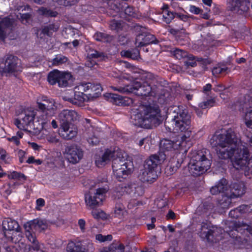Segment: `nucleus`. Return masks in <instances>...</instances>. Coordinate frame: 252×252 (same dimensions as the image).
I'll return each mask as SVG.
<instances>
[{"mask_svg":"<svg viewBox=\"0 0 252 252\" xmlns=\"http://www.w3.org/2000/svg\"><path fill=\"white\" fill-rule=\"evenodd\" d=\"M239 139L231 128L220 133L216 132L210 140L213 147L217 148V154L221 159L231 158L233 166L237 169L250 164L249 153L244 146L239 147Z\"/></svg>","mask_w":252,"mask_h":252,"instance_id":"nucleus-1","label":"nucleus"},{"mask_svg":"<svg viewBox=\"0 0 252 252\" xmlns=\"http://www.w3.org/2000/svg\"><path fill=\"white\" fill-rule=\"evenodd\" d=\"M137 111L132 116L135 125L146 128H151L160 124L161 115L158 107L141 105Z\"/></svg>","mask_w":252,"mask_h":252,"instance_id":"nucleus-2","label":"nucleus"},{"mask_svg":"<svg viewBox=\"0 0 252 252\" xmlns=\"http://www.w3.org/2000/svg\"><path fill=\"white\" fill-rule=\"evenodd\" d=\"M167 155L162 153L152 155L145 160L143 168L138 175L139 180L143 182L153 183L158 178L157 169L158 165L166 159Z\"/></svg>","mask_w":252,"mask_h":252,"instance_id":"nucleus-3","label":"nucleus"},{"mask_svg":"<svg viewBox=\"0 0 252 252\" xmlns=\"http://www.w3.org/2000/svg\"><path fill=\"white\" fill-rule=\"evenodd\" d=\"M229 235L242 244L251 246L252 243V226L243 222L227 221L224 227Z\"/></svg>","mask_w":252,"mask_h":252,"instance_id":"nucleus-4","label":"nucleus"},{"mask_svg":"<svg viewBox=\"0 0 252 252\" xmlns=\"http://www.w3.org/2000/svg\"><path fill=\"white\" fill-rule=\"evenodd\" d=\"M174 113L175 115L171 121L173 130L175 132H184L182 136L183 139L189 138L191 134V121L190 116L188 114V111L178 106L174 107Z\"/></svg>","mask_w":252,"mask_h":252,"instance_id":"nucleus-5","label":"nucleus"},{"mask_svg":"<svg viewBox=\"0 0 252 252\" xmlns=\"http://www.w3.org/2000/svg\"><path fill=\"white\" fill-rule=\"evenodd\" d=\"M208 151L202 149L196 152L189 163V171L193 176H199L210 169L211 163L207 158Z\"/></svg>","mask_w":252,"mask_h":252,"instance_id":"nucleus-6","label":"nucleus"},{"mask_svg":"<svg viewBox=\"0 0 252 252\" xmlns=\"http://www.w3.org/2000/svg\"><path fill=\"white\" fill-rule=\"evenodd\" d=\"M112 169L115 176L121 181V179L126 178L132 173L134 166L130 160L118 157L113 160Z\"/></svg>","mask_w":252,"mask_h":252,"instance_id":"nucleus-7","label":"nucleus"},{"mask_svg":"<svg viewBox=\"0 0 252 252\" xmlns=\"http://www.w3.org/2000/svg\"><path fill=\"white\" fill-rule=\"evenodd\" d=\"M111 88L121 93H133L134 91H139V94L143 95H153L156 93V88L150 84H145L140 81L135 80L131 85L125 87H114Z\"/></svg>","mask_w":252,"mask_h":252,"instance_id":"nucleus-8","label":"nucleus"},{"mask_svg":"<svg viewBox=\"0 0 252 252\" xmlns=\"http://www.w3.org/2000/svg\"><path fill=\"white\" fill-rule=\"evenodd\" d=\"M47 228L46 221L40 219H34L24 224L25 235L30 242H38L36 233H40Z\"/></svg>","mask_w":252,"mask_h":252,"instance_id":"nucleus-9","label":"nucleus"},{"mask_svg":"<svg viewBox=\"0 0 252 252\" xmlns=\"http://www.w3.org/2000/svg\"><path fill=\"white\" fill-rule=\"evenodd\" d=\"M22 70L21 61L16 56L7 55L0 63V72L1 74L14 73L21 72Z\"/></svg>","mask_w":252,"mask_h":252,"instance_id":"nucleus-10","label":"nucleus"},{"mask_svg":"<svg viewBox=\"0 0 252 252\" xmlns=\"http://www.w3.org/2000/svg\"><path fill=\"white\" fill-rule=\"evenodd\" d=\"M108 189V187L106 186L97 189L95 193L89 192L85 194V199L87 206L91 209H94L100 205Z\"/></svg>","mask_w":252,"mask_h":252,"instance_id":"nucleus-11","label":"nucleus"},{"mask_svg":"<svg viewBox=\"0 0 252 252\" xmlns=\"http://www.w3.org/2000/svg\"><path fill=\"white\" fill-rule=\"evenodd\" d=\"M135 30L140 32L135 39L137 47H142L152 43L158 42L155 36L146 31V29L139 25H137Z\"/></svg>","mask_w":252,"mask_h":252,"instance_id":"nucleus-12","label":"nucleus"},{"mask_svg":"<svg viewBox=\"0 0 252 252\" xmlns=\"http://www.w3.org/2000/svg\"><path fill=\"white\" fill-rule=\"evenodd\" d=\"M79 116L73 110L63 109L59 114L58 119L60 123L61 128L67 129L68 126L79 120Z\"/></svg>","mask_w":252,"mask_h":252,"instance_id":"nucleus-13","label":"nucleus"},{"mask_svg":"<svg viewBox=\"0 0 252 252\" xmlns=\"http://www.w3.org/2000/svg\"><path fill=\"white\" fill-rule=\"evenodd\" d=\"M83 151L76 145L67 147L65 149V157L70 163L72 164L79 162L83 158Z\"/></svg>","mask_w":252,"mask_h":252,"instance_id":"nucleus-14","label":"nucleus"},{"mask_svg":"<svg viewBox=\"0 0 252 252\" xmlns=\"http://www.w3.org/2000/svg\"><path fill=\"white\" fill-rule=\"evenodd\" d=\"M38 99V107L40 111L49 112V115H54L56 109L55 102L52 99L48 98L46 96L42 97L40 101Z\"/></svg>","mask_w":252,"mask_h":252,"instance_id":"nucleus-15","label":"nucleus"},{"mask_svg":"<svg viewBox=\"0 0 252 252\" xmlns=\"http://www.w3.org/2000/svg\"><path fill=\"white\" fill-rule=\"evenodd\" d=\"M230 192L228 195L231 197H238L244 194L245 192V185L243 183H234L229 187Z\"/></svg>","mask_w":252,"mask_h":252,"instance_id":"nucleus-16","label":"nucleus"},{"mask_svg":"<svg viewBox=\"0 0 252 252\" xmlns=\"http://www.w3.org/2000/svg\"><path fill=\"white\" fill-rule=\"evenodd\" d=\"M12 25V21L9 18H0V39L4 41L8 29Z\"/></svg>","mask_w":252,"mask_h":252,"instance_id":"nucleus-17","label":"nucleus"},{"mask_svg":"<svg viewBox=\"0 0 252 252\" xmlns=\"http://www.w3.org/2000/svg\"><path fill=\"white\" fill-rule=\"evenodd\" d=\"M115 156V152L107 150L101 157L96 158L95 163L97 166L100 167L105 165Z\"/></svg>","mask_w":252,"mask_h":252,"instance_id":"nucleus-18","label":"nucleus"},{"mask_svg":"<svg viewBox=\"0 0 252 252\" xmlns=\"http://www.w3.org/2000/svg\"><path fill=\"white\" fill-rule=\"evenodd\" d=\"M3 234L8 241L14 243L19 242L22 238L21 228L18 230L4 232Z\"/></svg>","mask_w":252,"mask_h":252,"instance_id":"nucleus-19","label":"nucleus"},{"mask_svg":"<svg viewBox=\"0 0 252 252\" xmlns=\"http://www.w3.org/2000/svg\"><path fill=\"white\" fill-rule=\"evenodd\" d=\"M3 232L18 230L20 228L18 223L15 220L10 218L5 219L2 222Z\"/></svg>","mask_w":252,"mask_h":252,"instance_id":"nucleus-20","label":"nucleus"},{"mask_svg":"<svg viewBox=\"0 0 252 252\" xmlns=\"http://www.w3.org/2000/svg\"><path fill=\"white\" fill-rule=\"evenodd\" d=\"M108 1V9L107 12L110 13L113 17L116 16L117 14L121 11L123 10L124 6L121 3H118L117 1L112 0H106Z\"/></svg>","mask_w":252,"mask_h":252,"instance_id":"nucleus-21","label":"nucleus"},{"mask_svg":"<svg viewBox=\"0 0 252 252\" xmlns=\"http://www.w3.org/2000/svg\"><path fill=\"white\" fill-rule=\"evenodd\" d=\"M160 150L162 153L165 154L166 152L172 151L177 149L178 145L173 141L168 139H163L161 141L160 144Z\"/></svg>","mask_w":252,"mask_h":252,"instance_id":"nucleus-22","label":"nucleus"},{"mask_svg":"<svg viewBox=\"0 0 252 252\" xmlns=\"http://www.w3.org/2000/svg\"><path fill=\"white\" fill-rule=\"evenodd\" d=\"M227 188V181L223 178L214 186L210 189V192L213 195H217L219 193L223 192L226 190Z\"/></svg>","mask_w":252,"mask_h":252,"instance_id":"nucleus-23","label":"nucleus"},{"mask_svg":"<svg viewBox=\"0 0 252 252\" xmlns=\"http://www.w3.org/2000/svg\"><path fill=\"white\" fill-rule=\"evenodd\" d=\"M161 14H162L163 20L167 24L170 23L171 21L176 17V13L171 12L169 10L168 5L164 4L161 8Z\"/></svg>","mask_w":252,"mask_h":252,"instance_id":"nucleus-24","label":"nucleus"},{"mask_svg":"<svg viewBox=\"0 0 252 252\" xmlns=\"http://www.w3.org/2000/svg\"><path fill=\"white\" fill-rule=\"evenodd\" d=\"M237 3L236 6L233 5H229L231 10H241L243 12H247L249 10L251 5L250 2L249 0H237Z\"/></svg>","mask_w":252,"mask_h":252,"instance_id":"nucleus-25","label":"nucleus"},{"mask_svg":"<svg viewBox=\"0 0 252 252\" xmlns=\"http://www.w3.org/2000/svg\"><path fill=\"white\" fill-rule=\"evenodd\" d=\"M200 231H199V236L203 240H210L211 238L209 236L211 230L210 224L208 222H202L201 224Z\"/></svg>","mask_w":252,"mask_h":252,"instance_id":"nucleus-26","label":"nucleus"},{"mask_svg":"<svg viewBox=\"0 0 252 252\" xmlns=\"http://www.w3.org/2000/svg\"><path fill=\"white\" fill-rule=\"evenodd\" d=\"M182 160H179L176 158H173L166 167V172L169 174H173L181 166Z\"/></svg>","mask_w":252,"mask_h":252,"instance_id":"nucleus-27","label":"nucleus"},{"mask_svg":"<svg viewBox=\"0 0 252 252\" xmlns=\"http://www.w3.org/2000/svg\"><path fill=\"white\" fill-rule=\"evenodd\" d=\"M60 25L58 23H54L41 27V33L51 36L54 32H56L59 29Z\"/></svg>","mask_w":252,"mask_h":252,"instance_id":"nucleus-28","label":"nucleus"},{"mask_svg":"<svg viewBox=\"0 0 252 252\" xmlns=\"http://www.w3.org/2000/svg\"><path fill=\"white\" fill-rule=\"evenodd\" d=\"M223 230L221 228L212 227L209 235L211 239L210 240H207V242L209 243H217L219 242L222 238L221 234Z\"/></svg>","mask_w":252,"mask_h":252,"instance_id":"nucleus-29","label":"nucleus"},{"mask_svg":"<svg viewBox=\"0 0 252 252\" xmlns=\"http://www.w3.org/2000/svg\"><path fill=\"white\" fill-rule=\"evenodd\" d=\"M66 100L74 105L81 106L83 104L85 100V94L82 92H76L74 94V98H68Z\"/></svg>","mask_w":252,"mask_h":252,"instance_id":"nucleus-30","label":"nucleus"},{"mask_svg":"<svg viewBox=\"0 0 252 252\" xmlns=\"http://www.w3.org/2000/svg\"><path fill=\"white\" fill-rule=\"evenodd\" d=\"M60 134L64 139L69 140L74 137L77 134V130L75 128L70 127V126H68L67 129L61 128Z\"/></svg>","mask_w":252,"mask_h":252,"instance_id":"nucleus-31","label":"nucleus"},{"mask_svg":"<svg viewBox=\"0 0 252 252\" xmlns=\"http://www.w3.org/2000/svg\"><path fill=\"white\" fill-rule=\"evenodd\" d=\"M85 250L79 242L74 243L71 241L68 243L66 247L67 252H85Z\"/></svg>","mask_w":252,"mask_h":252,"instance_id":"nucleus-32","label":"nucleus"},{"mask_svg":"<svg viewBox=\"0 0 252 252\" xmlns=\"http://www.w3.org/2000/svg\"><path fill=\"white\" fill-rule=\"evenodd\" d=\"M61 75L59 78V86L65 87L68 85V81L72 77L71 74L67 72L60 71Z\"/></svg>","mask_w":252,"mask_h":252,"instance_id":"nucleus-33","label":"nucleus"},{"mask_svg":"<svg viewBox=\"0 0 252 252\" xmlns=\"http://www.w3.org/2000/svg\"><path fill=\"white\" fill-rule=\"evenodd\" d=\"M60 71L58 70H54L48 75V81L51 85H54L57 83L59 85V78L60 77Z\"/></svg>","mask_w":252,"mask_h":252,"instance_id":"nucleus-34","label":"nucleus"},{"mask_svg":"<svg viewBox=\"0 0 252 252\" xmlns=\"http://www.w3.org/2000/svg\"><path fill=\"white\" fill-rule=\"evenodd\" d=\"M228 190L225 193V196L218 201V207L222 209H225L229 208L231 203V197L228 195Z\"/></svg>","mask_w":252,"mask_h":252,"instance_id":"nucleus-35","label":"nucleus"},{"mask_svg":"<svg viewBox=\"0 0 252 252\" xmlns=\"http://www.w3.org/2000/svg\"><path fill=\"white\" fill-rule=\"evenodd\" d=\"M99 85H95L91 83H82L78 87V89L80 91L87 92L91 91L92 92L95 91L99 89Z\"/></svg>","mask_w":252,"mask_h":252,"instance_id":"nucleus-36","label":"nucleus"},{"mask_svg":"<svg viewBox=\"0 0 252 252\" xmlns=\"http://www.w3.org/2000/svg\"><path fill=\"white\" fill-rule=\"evenodd\" d=\"M32 245H25L23 252H45L40 250L41 245L39 242H31Z\"/></svg>","mask_w":252,"mask_h":252,"instance_id":"nucleus-37","label":"nucleus"},{"mask_svg":"<svg viewBox=\"0 0 252 252\" xmlns=\"http://www.w3.org/2000/svg\"><path fill=\"white\" fill-rule=\"evenodd\" d=\"M45 127V126L40 121V119L37 117V120L36 121H32L31 124V127H30L31 129L29 130V131H31L32 129L33 130V132L37 134Z\"/></svg>","mask_w":252,"mask_h":252,"instance_id":"nucleus-38","label":"nucleus"},{"mask_svg":"<svg viewBox=\"0 0 252 252\" xmlns=\"http://www.w3.org/2000/svg\"><path fill=\"white\" fill-rule=\"evenodd\" d=\"M94 38L96 41L101 42H111L113 39L112 36L101 32H96L94 34Z\"/></svg>","mask_w":252,"mask_h":252,"instance_id":"nucleus-39","label":"nucleus"},{"mask_svg":"<svg viewBox=\"0 0 252 252\" xmlns=\"http://www.w3.org/2000/svg\"><path fill=\"white\" fill-rule=\"evenodd\" d=\"M141 79L144 80L142 83L150 84L151 85L155 87V84L157 83V80L152 73L150 72L145 73L141 75Z\"/></svg>","mask_w":252,"mask_h":252,"instance_id":"nucleus-40","label":"nucleus"},{"mask_svg":"<svg viewBox=\"0 0 252 252\" xmlns=\"http://www.w3.org/2000/svg\"><path fill=\"white\" fill-rule=\"evenodd\" d=\"M40 114L38 116L40 119V121L45 126L49 124L52 117L54 115H49V112L46 111H40Z\"/></svg>","mask_w":252,"mask_h":252,"instance_id":"nucleus-41","label":"nucleus"},{"mask_svg":"<svg viewBox=\"0 0 252 252\" xmlns=\"http://www.w3.org/2000/svg\"><path fill=\"white\" fill-rule=\"evenodd\" d=\"M68 61V58L62 55H57L55 58L51 61L52 65L59 66L66 63Z\"/></svg>","mask_w":252,"mask_h":252,"instance_id":"nucleus-42","label":"nucleus"},{"mask_svg":"<svg viewBox=\"0 0 252 252\" xmlns=\"http://www.w3.org/2000/svg\"><path fill=\"white\" fill-rule=\"evenodd\" d=\"M38 11L40 15L48 17H55L58 14V13L57 11H53L43 7L40 8L38 10Z\"/></svg>","mask_w":252,"mask_h":252,"instance_id":"nucleus-43","label":"nucleus"},{"mask_svg":"<svg viewBox=\"0 0 252 252\" xmlns=\"http://www.w3.org/2000/svg\"><path fill=\"white\" fill-rule=\"evenodd\" d=\"M108 249L109 252H124L125 247L123 244L118 242L111 244Z\"/></svg>","mask_w":252,"mask_h":252,"instance_id":"nucleus-44","label":"nucleus"},{"mask_svg":"<svg viewBox=\"0 0 252 252\" xmlns=\"http://www.w3.org/2000/svg\"><path fill=\"white\" fill-rule=\"evenodd\" d=\"M109 98L111 99L114 103L116 105H122L124 103L125 99L127 98H124L120 95L114 93H110L109 94Z\"/></svg>","mask_w":252,"mask_h":252,"instance_id":"nucleus-45","label":"nucleus"},{"mask_svg":"<svg viewBox=\"0 0 252 252\" xmlns=\"http://www.w3.org/2000/svg\"><path fill=\"white\" fill-rule=\"evenodd\" d=\"M229 71V69L227 67L218 66L213 68L212 73L214 76H217L220 74H226Z\"/></svg>","mask_w":252,"mask_h":252,"instance_id":"nucleus-46","label":"nucleus"},{"mask_svg":"<svg viewBox=\"0 0 252 252\" xmlns=\"http://www.w3.org/2000/svg\"><path fill=\"white\" fill-rule=\"evenodd\" d=\"M130 186H127L125 184H120L116 187V191L120 193L121 195H123L125 193H130Z\"/></svg>","mask_w":252,"mask_h":252,"instance_id":"nucleus-47","label":"nucleus"},{"mask_svg":"<svg viewBox=\"0 0 252 252\" xmlns=\"http://www.w3.org/2000/svg\"><path fill=\"white\" fill-rule=\"evenodd\" d=\"M173 55L178 60L188 57V53L186 51L179 49H176L173 51Z\"/></svg>","mask_w":252,"mask_h":252,"instance_id":"nucleus-48","label":"nucleus"},{"mask_svg":"<svg viewBox=\"0 0 252 252\" xmlns=\"http://www.w3.org/2000/svg\"><path fill=\"white\" fill-rule=\"evenodd\" d=\"M102 56V54L101 53H99L96 51H94L92 53H89L88 54V58L90 60L91 64H95L96 62L93 61V59H97L98 58H100Z\"/></svg>","mask_w":252,"mask_h":252,"instance_id":"nucleus-49","label":"nucleus"},{"mask_svg":"<svg viewBox=\"0 0 252 252\" xmlns=\"http://www.w3.org/2000/svg\"><path fill=\"white\" fill-rule=\"evenodd\" d=\"M33 118L32 114L26 115L25 117L22 118V125L31 127V124L33 121Z\"/></svg>","mask_w":252,"mask_h":252,"instance_id":"nucleus-50","label":"nucleus"},{"mask_svg":"<svg viewBox=\"0 0 252 252\" xmlns=\"http://www.w3.org/2000/svg\"><path fill=\"white\" fill-rule=\"evenodd\" d=\"M245 121L246 126L252 128V110L248 111L245 115Z\"/></svg>","mask_w":252,"mask_h":252,"instance_id":"nucleus-51","label":"nucleus"},{"mask_svg":"<svg viewBox=\"0 0 252 252\" xmlns=\"http://www.w3.org/2000/svg\"><path fill=\"white\" fill-rule=\"evenodd\" d=\"M125 212V207L121 204H117L115 209V214L117 217L120 218Z\"/></svg>","mask_w":252,"mask_h":252,"instance_id":"nucleus-52","label":"nucleus"},{"mask_svg":"<svg viewBox=\"0 0 252 252\" xmlns=\"http://www.w3.org/2000/svg\"><path fill=\"white\" fill-rule=\"evenodd\" d=\"M215 103L214 99H210L206 101L200 102L199 104V107L203 109L210 107H212Z\"/></svg>","mask_w":252,"mask_h":252,"instance_id":"nucleus-53","label":"nucleus"},{"mask_svg":"<svg viewBox=\"0 0 252 252\" xmlns=\"http://www.w3.org/2000/svg\"><path fill=\"white\" fill-rule=\"evenodd\" d=\"M95 239L100 242L110 241L112 239V236L111 235H103L101 234H98L95 235Z\"/></svg>","mask_w":252,"mask_h":252,"instance_id":"nucleus-54","label":"nucleus"},{"mask_svg":"<svg viewBox=\"0 0 252 252\" xmlns=\"http://www.w3.org/2000/svg\"><path fill=\"white\" fill-rule=\"evenodd\" d=\"M202 211L204 213L212 211L214 207V204L210 201H204L203 203Z\"/></svg>","mask_w":252,"mask_h":252,"instance_id":"nucleus-55","label":"nucleus"},{"mask_svg":"<svg viewBox=\"0 0 252 252\" xmlns=\"http://www.w3.org/2000/svg\"><path fill=\"white\" fill-rule=\"evenodd\" d=\"M124 10L125 14L128 16L135 17L136 16L135 9L132 6H127Z\"/></svg>","mask_w":252,"mask_h":252,"instance_id":"nucleus-56","label":"nucleus"},{"mask_svg":"<svg viewBox=\"0 0 252 252\" xmlns=\"http://www.w3.org/2000/svg\"><path fill=\"white\" fill-rule=\"evenodd\" d=\"M109 27L112 30H118L121 27V24L118 21L113 20L110 21Z\"/></svg>","mask_w":252,"mask_h":252,"instance_id":"nucleus-57","label":"nucleus"},{"mask_svg":"<svg viewBox=\"0 0 252 252\" xmlns=\"http://www.w3.org/2000/svg\"><path fill=\"white\" fill-rule=\"evenodd\" d=\"M150 138L147 137L145 138H143L141 139L138 143V145L140 147H142L144 146V148L146 149V148H149L150 145Z\"/></svg>","mask_w":252,"mask_h":252,"instance_id":"nucleus-58","label":"nucleus"},{"mask_svg":"<svg viewBox=\"0 0 252 252\" xmlns=\"http://www.w3.org/2000/svg\"><path fill=\"white\" fill-rule=\"evenodd\" d=\"M31 15L29 13H25L21 15V22L24 24H27L31 20Z\"/></svg>","mask_w":252,"mask_h":252,"instance_id":"nucleus-59","label":"nucleus"},{"mask_svg":"<svg viewBox=\"0 0 252 252\" xmlns=\"http://www.w3.org/2000/svg\"><path fill=\"white\" fill-rule=\"evenodd\" d=\"M87 141L90 145L93 146L96 145L99 143L98 138L94 135H93L92 137H89L87 139Z\"/></svg>","mask_w":252,"mask_h":252,"instance_id":"nucleus-60","label":"nucleus"},{"mask_svg":"<svg viewBox=\"0 0 252 252\" xmlns=\"http://www.w3.org/2000/svg\"><path fill=\"white\" fill-rule=\"evenodd\" d=\"M46 139L51 143H56L59 142L58 139L57 138L55 134H50L47 136Z\"/></svg>","mask_w":252,"mask_h":252,"instance_id":"nucleus-61","label":"nucleus"},{"mask_svg":"<svg viewBox=\"0 0 252 252\" xmlns=\"http://www.w3.org/2000/svg\"><path fill=\"white\" fill-rule=\"evenodd\" d=\"M189 11L192 13L198 14L202 11V10L194 5H190Z\"/></svg>","mask_w":252,"mask_h":252,"instance_id":"nucleus-62","label":"nucleus"},{"mask_svg":"<svg viewBox=\"0 0 252 252\" xmlns=\"http://www.w3.org/2000/svg\"><path fill=\"white\" fill-rule=\"evenodd\" d=\"M238 210L236 208L232 210L229 213V216L232 218H238L240 217V213H238Z\"/></svg>","mask_w":252,"mask_h":252,"instance_id":"nucleus-63","label":"nucleus"},{"mask_svg":"<svg viewBox=\"0 0 252 252\" xmlns=\"http://www.w3.org/2000/svg\"><path fill=\"white\" fill-rule=\"evenodd\" d=\"M246 142L247 144L252 147V133L249 132L246 134Z\"/></svg>","mask_w":252,"mask_h":252,"instance_id":"nucleus-64","label":"nucleus"}]
</instances>
